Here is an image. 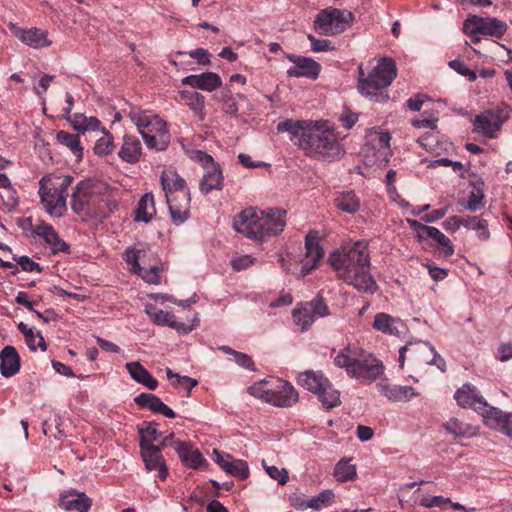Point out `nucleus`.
Here are the masks:
<instances>
[{
  "instance_id": "1",
  "label": "nucleus",
  "mask_w": 512,
  "mask_h": 512,
  "mask_svg": "<svg viewBox=\"0 0 512 512\" xmlns=\"http://www.w3.org/2000/svg\"><path fill=\"white\" fill-rule=\"evenodd\" d=\"M329 264L340 273L345 281L358 291L374 294L378 286L370 274L368 245L363 241L348 244L333 251L328 257Z\"/></svg>"
},
{
  "instance_id": "2",
  "label": "nucleus",
  "mask_w": 512,
  "mask_h": 512,
  "mask_svg": "<svg viewBox=\"0 0 512 512\" xmlns=\"http://www.w3.org/2000/svg\"><path fill=\"white\" fill-rule=\"evenodd\" d=\"M285 226L286 211L280 208H246L233 221V228L238 233L259 241L280 234Z\"/></svg>"
},
{
  "instance_id": "3",
  "label": "nucleus",
  "mask_w": 512,
  "mask_h": 512,
  "mask_svg": "<svg viewBox=\"0 0 512 512\" xmlns=\"http://www.w3.org/2000/svg\"><path fill=\"white\" fill-rule=\"evenodd\" d=\"M95 194V188L89 181L78 182L71 198L72 210L77 215L109 217L118 205L112 191L106 188V192L101 198Z\"/></svg>"
},
{
  "instance_id": "4",
  "label": "nucleus",
  "mask_w": 512,
  "mask_h": 512,
  "mask_svg": "<svg viewBox=\"0 0 512 512\" xmlns=\"http://www.w3.org/2000/svg\"><path fill=\"white\" fill-rule=\"evenodd\" d=\"M248 393L276 407H290L299 398L290 382L275 377L254 383L248 387Z\"/></svg>"
},
{
  "instance_id": "5",
  "label": "nucleus",
  "mask_w": 512,
  "mask_h": 512,
  "mask_svg": "<svg viewBox=\"0 0 512 512\" xmlns=\"http://www.w3.org/2000/svg\"><path fill=\"white\" fill-rule=\"evenodd\" d=\"M304 145L307 156L322 160H336L344 153L333 128L313 127Z\"/></svg>"
},
{
  "instance_id": "6",
  "label": "nucleus",
  "mask_w": 512,
  "mask_h": 512,
  "mask_svg": "<svg viewBox=\"0 0 512 512\" xmlns=\"http://www.w3.org/2000/svg\"><path fill=\"white\" fill-rule=\"evenodd\" d=\"M397 76L395 62L390 58H382L376 67L367 75L359 67L358 90L366 96H377L378 92L391 85Z\"/></svg>"
},
{
  "instance_id": "7",
  "label": "nucleus",
  "mask_w": 512,
  "mask_h": 512,
  "mask_svg": "<svg viewBox=\"0 0 512 512\" xmlns=\"http://www.w3.org/2000/svg\"><path fill=\"white\" fill-rule=\"evenodd\" d=\"M298 384L317 395L318 400L326 409H332L341 404L340 392L334 388L321 371L308 370L300 373Z\"/></svg>"
},
{
  "instance_id": "8",
  "label": "nucleus",
  "mask_w": 512,
  "mask_h": 512,
  "mask_svg": "<svg viewBox=\"0 0 512 512\" xmlns=\"http://www.w3.org/2000/svg\"><path fill=\"white\" fill-rule=\"evenodd\" d=\"M124 260L132 266L133 272L145 282L150 284L160 282L161 261L150 247L127 248L124 252Z\"/></svg>"
},
{
  "instance_id": "9",
  "label": "nucleus",
  "mask_w": 512,
  "mask_h": 512,
  "mask_svg": "<svg viewBox=\"0 0 512 512\" xmlns=\"http://www.w3.org/2000/svg\"><path fill=\"white\" fill-rule=\"evenodd\" d=\"M510 112L511 108L506 103L484 110L475 116L472 131L487 139H495L503 124L509 119Z\"/></svg>"
},
{
  "instance_id": "10",
  "label": "nucleus",
  "mask_w": 512,
  "mask_h": 512,
  "mask_svg": "<svg viewBox=\"0 0 512 512\" xmlns=\"http://www.w3.org/2000/svg\"><path fill=\"white\" fill-rule=\"evenodd\" d=\"M353 18L351 12L328 7L316 15L313 27L320 35L335 36L344 32L350 26Z\"/></svg>"
},
{
  "instance_id": "11",
  "label": "nucleus",
  "mask_w": 512,
  "mask_h": 512,
  "mask_svg": "<svg viewBox=\"0 0 512 512\" xmlns=\"http://www.w3.org/2000/svg\"><path fill=\"white\" fill-rule=\"evenodd\" d=\"M507 24L494 17L469 16L463 24V32L472 38L473 42H479V34L501 38L507 31Z\"/></svg>"
},
{
  "instance_id": "12",
  "label": "nucleus",
  "mask_w": 512,
  "mask_h": 512,
  "mask_svg": "<svg viewBox=\"0 0 512 512\" xmlns=\"http://www.w3.org/2000/svg\"><path fill=\"white\" fill-rule=\"evenodd\" d=\"M454 399L462 408H472L484 419L487 424V417L492 416V410L496 409L488 404L479 390L472 384L466 383L454 393Z\"/></svg>"
},
{
  "instance_id": "13",
  "label": "nucleus",
  "mask_w": 512,
  "mask_h": 512,
  "mask_svg": "<svg viewBox=\"0 0 512 512\" xmlns=\"http://www.w3.org/2000/svg\"><path fill=\"white\" fill-rule=\"evenodd\" d=\"M355 363V374L350 377L361 381H374L384 373V365L373 354L361 349Z\"/></svg>"
},
{
  "instance_id": "14",
  "label": "nucleus",
  "mask_w": 512,
  "mask_h": 512,
  "mask_svg": "<svg viewBox=\"0 0 512 512\" xmlns=\"http://www.w3.org/2000/svg\"><path fill=\"white\" fill-rule=\"evenodd\" d=\"M128 117L135 124L140 134L159 133L168 131L167 123L157 114L142 110L138 107H131Z\"/></svg>"
},
{
  "instance_id": "15",
  "label": "nucleus",
  "mask_w": 512,
  "mask_h": 512,
  "mask_svg": "<svg viewBox=\"0 0 512 512\" xmlns=\"http://www.w3.org/2000/svg\"><path fill=\"white\" fill-rule=\"evenodd\" d=\"M305 257L302 260L300 275L305 277L310 274L312 270L317 268L320 260L324 256L323 248L320 245L319 232L311 230L305 236Z\"/></svg>"
},
{
  "instance_id": "16",
  "label": "nucleus",
  "mask_w": 512,
  "mask_h": 512,
  "mask_svg": "<svg viewBox=\"0 0 512 512\" xmlns=\"http://www.w3.org/2000/svg\"><path fill=\"white\" fill-rule=\"evenodd\" d=\"M45 178L40 181L39 196L50 215L61 217L66 211V197L57 190L56 184L44 183Z\"/></svg>"
},
{
  "instance_id": "17",
  "label": "nucleus",
  "mask_w": 512,
  "mask_h": 512,
  "mask_svg": "<svg viewBox=\"0 0 512 512\" xmlns=\"http://www.w3.org/2000/svg\"><path fill=\"white\" fill-rule=\"evenodd\" d=\"M312 121L286 119L277 124V131L280 133L288 132L290 140L299 148L304 150L308 135L311 133Z\"/></svg>"
},
{
  "instance_id": "18",
  "label": "nucleus",
  "mask_w": 512,
  "mask_h": 512,
  "mask_svg": "<svg viewBox=\"0 0 512 512\" xmlns=\"http://www.w3.org/2000/svg\"><path fill=\"white\" fill-rule=\"evenodd\" d=\"M287 59L294 64L287 70L289 77H306L316 80L319 76L321 65L310 57L286 54Z\"/></svg>"
},
{
  "instance_id": "19",
  "label": "nucleus",
  "mask_w": 512,
  "mask_h": 512,
  "mask_svg": "<svg viewBox=\"0 0 512 512\" xmlns=\"http://www.w3.org/2000/svg\"><path fill=\"white\" fill-rule=\"evenodd\" d=\"M145 312L156 325L168 326L182 334H188L195 328L194 325L179 322L174 314L152 305L146 306Z\"/></svg>"
},
{
  "instance_id": "20",
  "label": "nucleus",
  "mask_w": 512,
  "mask_h": 512,
  "mask_svg": "<svg viewBox=\"0 0 512 512\" xmlns=\"http://www.w3.org/2000/svg\"><path fill=\"white\" fill-rule=\"evenodd\" d=\"M172 447L186 467L197 470L208 465L201 452L191 444L176 440L173 441Z\"/></svg>"
},
{
  "instance_id": "21",
  "label": "nucleus",
  "mask_w": 512,
  "mask_h": 512,
  "mask_svg": "<svg viewBox=\"0 0 512 512\" xmlns=\"http://www.w3.org/2000/svg\"><path fill=\"white\" fill-rule=\"evenodd\" d=\"M141 457L148 471L157 470L158 477L164 481L168 476V468L159 446L140 447Z\"/></svg>"
},
{
  "instance_id": "22",
  "label": "nucleus",
  "mask_w": 512,
  "mask_h": 512,
  "mask_svg": "<svg viewBox=\"0 0 512 512\" xmlns=\"http://www.w3.org/2000/svg\"><path fill=\"white\" fill-rule=\"evenodd\" d=\"M11 29L13 34L22 43L31 48L41 49L44 47H49L52 44V42L48 39L47 31H44L40 28L33 27L29 29H24L13 25Z\"/></svg>"
},
{
  "instance_id": "23",
  "label": "nucleus",
  "mask_w": 512,
  "mask_h": 512,
  "mask_svg": "<svg viewBox=\"0 0 512 512\" xmlns=\"http://www.w3.org/2000/svg\"><path fill=\"white\" fill-rule=\"evenodd\" d=\"M181 83L193 89L212 92L222 86V79L215 72H203L201 74H190L184 77Z\"/></svg>"
},
{
  "instance_id": "24",
  "label": "nucleus",
  "mask_w": 512,
  "mask_h": 512,
  "mask_svg": "<svg viewBox=\"0 0 512 512\" xmlns=\"http://www.w3.org/2000/svg\"><path fill=\"white\" fill-rule=\"evenodd\" d=\"M58 505L66 511L88 512L92 501L84 492L71 490L60 495Z\"/></svg>"
},
{
  "instance_id": "25",
  "label": "nucleus",
  "mask_w": 512,
  "mask_h": 512,
  "mask_svg": "<svg viewBox=\"0 0 512 512\" xmlns=\"http://www.w3.org/2000/svg\"><path fill=\"white\" fill-rule=\"evenodd\" d=\"M361 348L356 346H346L336 352L335 349L332 350V356L334 365L338 368H342L346 371L347 375L350 377L351 374H355L354 366L358 360V356Z\"/></svg>"
},
{
  "instance_id": "26",
  "label": "nucleus",
  "mask_w": 512,
  "mask_h": 512,
  "mask_svg": "<svg viewBox=\"0 0 512 512\" xmlns=\"http://www.w3.org/2000/svg\"><path fill=\"white\" fill-rule=\"evenodd\" d=\"M372 327L374 330L384 334L399 336L402 332V329L405 328V324L399 318L393 317L384 312H380L375 315Z\"/></svg>"
},
{
  "instance_id": "27",
  "label": "nucleus",
  "mask_w": 512,
  "mask_h": 512,
  "mask_svg": "<svg viewBox=\"0 0 512 512\" xmlns=\"http://www.w3.org/2000/svg\"><path fill=\"white\" fill-rule=\"evenodd\" d=\"M160 179L162 189L165 193L166 198L173 200L174 194H177L180 197L182 194H184L187 197H190V192L186 185V181L177 173L169 175L166 172H163L161 174Z\"/></svg>"
},
{
  "instance_id": "28",
  "label": "nucleus",
  "mask_w": 512,
  "mask_h": 512,
  "mask_svg": "<svg viewBox=\"0 0 512 512\" xmlns=\"http://www.w3.org/2000/svg\"><path fill=\"white\" fill-rule=\"evenodd\" d=\"M134 402L140 407L147 408L167 418H175L176 416L175 412L154 394L141 393L134 398Z\"/></svg>"
},
{
  "instance_id": "29",
  "label": "nucleus",
  "mask_w": 512,
  "mask_h": 512,
  "mask_svg": "<svg viewBox=\"0 0 512 512\" xmlns=\"http://www.w3.org/2000/svg\"><path fill=\"white\" fill-rule=\"evenodd\" d=\"M20 370V357L13 346H5L0 352V372L3 377L14 376Z\"/></svg>"
},
{
  "instance_id": "30",
  "label": "nucleus",
  "mask_w": 512,
  "mask_h": 512,
  "mask_svg": "<svg viewBox=\"0 0 512 512\" xmlns=\"http://www.w3.org/2000/svg\"><path fill=\"white\" fill-rule=\"evenodd\" d=\"M141 154L140 140L134 135H124L123 144L118 152L120 159L126 163L135 164L139 161Z\"/></svg>"
},
{
  "instance_id": "31",
  "label": "nucleus",
  "mask_w": 512,
  "mask_h": 512,
  "mask_svg": "<svg viewBox=\"0 0 512 512\" xmlns=\"http://www.w3.org/2000/svg\"><path fill=\"white\" fill-rule=\"evenodd\" d=\"M181 100L184 101L185 105L193 112L200 121H203L206 117L205 112V97L197 91L181 90L179 91Z\"/></svg>"
},
{
  "instance_id": "32",
  "label": "nucleus",
  "mask_w": 512,
  "mask_h": 512,
  "mask_svg": "<svg viewBox=\"0 0 512 512\" xmlns=\"http://www.w3.org/2000/svg\"><path fill=\"white\" fill-rule=\"evenodd\" d=\"M223 188V174L220 165H213L206 169L200 181V191L208 194L212 190H221Z\"/></svg>"
},
{
  "instance_id": "33",
  "label": "nucleus",
  "mask_w": 512,
  "mask_h": 512,
  "mask_svg": "<svg viewBox=\"0 0 512 512\" xmlns=\"http://www.w3.org/2000/svg\"><path fill=\"white\" fill-rule=\"evenodd\" d=\"M381 391L388 400L393 402H408L418 396L416 390L407 385L387 384L382 387Z\"/></svg>"
},
{
  "instance_id": "34",
  "label": "nucleus",
  "mask_w": 512,
  "mask_h": 512,
  "mask_svg": "<svg viewBox=\"0 0 512 512\" xmlns=\"http://www.w3.org/2000/svg\"><path fill=\"white\" fill-rule=\"evenodd\" d=\"M126 369L133 380L144 385L149 390H155L158 387V381L140 362H129L126 364Z\"/></svg>"
},
{
  "instance_id": "35",
  "label": "nucleus",
  "mask_w": 512,
  "mask_h": 512,
  "mask_svg": "<svg viewBox=\"0 0 512 512\" xmlns=\"http://www.w3.org/2000/svg\"><path fill=\"white\" fill-rule=\"evenodd\" d=\"M492 416L487 417V424L493 429H498L512 440V413H506L501 409H493Z\"/></svg>"
},
{
  "instance_id": "36",
  "label": "nucleus",
  "mask_w": 512,
  "mask_h": 512,
  "mask_svg": "<svg viewBox=\"0 0 512 512\" xmlns=\"http://www.w3.org/2000/svg\"><path fill=\"white\" fill-rule=\"evenodd\" d=\"M433 240L438 250L444 257H450L454 254V246L451 240L443 234L438 228L430 226L423 237L424 240Z\"/></svg>"
},
{
  "instance_id": "37",
  "label": "nucleus",
  "mask_w": 512,
  "mask_h": 512,
  "mask_svg": "<svg viewBox=\"0 0 512 512\" xmlns=\"http://www.w3.org/2000/svg\"><path fill=\"white\" fill-rule=\"evenodd\" d=\"M155 214L154 196L152 193H145L138 201L135 210V220L147 223L152 220Z\"/></svg>"
},
{
  "instance_id": "38",
  "label": "nucleus",
  "mask_w": 512,
  "mask_h": 512,
  "mask_svg": "<svg viewBox=\"0 0 512 512\" xmlns=\"http://www.w3.org/2000/svg\"><path fill=\"white\" fill-rule=\"evenodd\" d=\"M471 186L472 190L470 191L468 200L460 202V205L470 212H477L484 207L483 182H472Z\"/></svg>"
},
{
  "instance_id": "39",
  "label": "nucleus",
  "mask_w": 512,
  "mask_h": 512,
  "mask_svg": "<svg viewBox=\"0 0 512 512\" xmlns=\"http://www.w3.org/2000/svg\"><path fill=\"white\" fill-rule=\"evenodd\" d=\"M335 206L348 214H354L360 209V199L354 191L339 193L334 199Z\"/></svg>"
},
{
  "instance_id": "40",
  "label": "nucleus",
  "mask_w": 512,
  "mask_h": 512,
  "mask_svg": "<svg viewBox=\"0 0 512 512\" xmlns=\"http://www.w3.org/2000/svg\"><path fill=\"white\" fill-rule=\"evenodd\" d=\"M159 424L155 421L144 422L138 428L140 436L139 447L155 446L154 442L161 437L162 433L158 430Z\"/></svg>"
},
{
  "instance_id": "41",
  "label": "nucleus",
  "mask_w": 512,
  "mask_h": 512,
  "mask_svg": "<svg viewBox=\"0 0 512 512\" xmlns=\"http://www.w3.org/2000/svg\"><path fill=\"white\" fill-rule=\"evenodd\" d=\"M190 201V197L182 194L180 203L172 202V204H168L169 212L174 224L179 225L187 220L189 215Z\"/></svg>"
},
{
  "instance_id": "42",
  "label": "nucleus",
  "mask_w": 512,
  "mask_h": 512,
  "mask_svg": "<svg viewBox=\"0 0 512 512\" xmlns=\"http://www.w3.org/2000/svg\"><path fill=\"white\" fill-rule=\"evenodd\" d=\"M56 139L60 144L68 147L78 160L82 159L83 147L81 146L80 136L78 134H70L61 130L57 132Z\"/></svg>"
},
{
  "instance_id": "43",
  "label": "nucleus",
  "mask_w": 512,
  "mask_h": 512,
  "mask_svg": "<svg viewBox=\"0 0 512 512\" xmlns=\"http://www.w3.org/2000/svg\"><path fill=\"white\" fill-rule=\"evenodd\" d=\"M403 350H407L410 359L415 362L422 363L421 357L429 354V351L433 350V345L428 341H409L403 346Z\"/></svg>"
},
{
  "instance_id": "44",
  "label": "nucleus",
  "mask_w": 512,
  "mask_h": 512,
  "mask_svg": "<svg viewBox=\"0 0 512 512\" xmlns=\"http://www.w3.org/2000/svg\"><path fill=\"white\" fill-rule=\"evenodd\" d=\"M464 227L475 231L480 241H486L490 238L488 223L485 219L479 216L464 217Z\"/></svg>"
},
{
  "instance_id": "45",
  "label": "nucleus",
  "mask_w": 512,
  "mask_h": 512,
  "mask_svg": "<svg viewBox=\"0 0 512 512\" xmlns=\"http://www.w3.org/2000/svg\"><path fill=\"white\" fill-rule=\"evenodd\" d=\"M141 136L149 149H155L157 151L166 150L170 143L169 131L151 134L142 133Z\"/></svg>"
},
{
  "instance_id": "46",
  "label": "nucleus",
  "mask_w": 512,
  "mask_h": 512,
  "mask_svg": "<svg viewBox=\"0 0 512 512\" xmlns=\"http://www.w3.org/2000/svg\"><path fill=\"white\" fill-rule=\"evenodd\" d=\"M445 430L456 438L471 436L474 434L473 427L458 418H450L444 424Z\"/></svg>"
},
{
  "instance_id": "47",
  "label": "nucleus",
  "mask_w": 512,
  "mask_h": 512,
  "mask_svg": "<svg viewBox=\"0 0 512 512\" xmlns=\"http://www.w3.org/2000/svg\"><path fill=\"white\" fill-rule=\"evenodd\" d=\"M334 476L339 482L353 480L356 477V466L350 459H342L335 466Z\"/></svg>"
},
{
  "instance_id": "48",
  "label": "nucleus",
  "mask_w": 512,
  "mask_h": 512,
  "mask_svg": "<svg viewBox=\"0 0 512 512\" xmlns=\"http://www.w3.org/2000/svg\"><path fill=\"white\" fill-rule=\"evenodd\" d=\"M214 98L222 104V110L229 115H237L238 105L229 88H223L219 93L214 95Z\"/></svg>"
},
{
  "instance_id": "49",
  "label": "nucleus",
  "mask_w": 512,
  "mask_h": 512,
  "mask_svg": "<svg viewBox=\"0 0 512 512\" xmlns=\"http://www.w3.org/2000/svg\"><path fill=\"white\" fill-rule=\"evenodd\" d=\"M218 349L227 355L233 356L234 361L238 366L250 371L256 370L254 361L249 355L242 352H238L226 345L219 346Z\"/></svg>"
},
{
  "instance_id": "50",
  "label": "nucleus",
  "mask_w": 512,
  "mask_h": 512,
  "mask_svg": "<svg viewBox=\"0 0 512 512\" xmlns=\"http://www.w3.org/2000/svg\"><path fill=\"white\" fill-rule=\"evenodd\" d=\"M102 131L103 136L97 139L93 148L94 153L101 157L111 154L115 148L113 136L105 128Z\"/></svg>"
},
{
  "instance_id": "51",
  "label": "nucleus",
  "mask_w": 512,
  "mask_h": 512,
  "mask_svg": "<svg viewBox=\"0 0 512 512\" xmlns=\"http://www.w3.org/2000/svg\"><path fill=\"white\" fill-rule=\"evenodd\" d=\"M293 318L295 323L301 327L302 331L310 328L316 320L306 303L303 304L300 308L294 310Z\"/></svg>"
},
{
  "instance_id": "52",
  "label": "nucleus",
  "mask_w": 512,
  "mask_h": 512,
  "mask_svg": "<svg viewBox=\"0 0 512 512\" xmlns=\"http://www.w3.org/2000/svg\"><path fill=\"white\" fill-rule=\"evenodd\" d=\"M33 236L43 239L44 243L50 247L59 235L52 225L41 221L36 225V229L33 231Z\"/></svg>"
},
{
  "instance_id": "53",
  "label": "nucleus",
  "mask_w": 512,
  "mask_h": 512,
  "mask_svg": "<svg viewBox=\"0 0 512 512\" xmlns=\"http://www.w3.org/2000/svg\"><path fill=\"white\" fill-rule=\"evenodd\" d=\"M225 466L227 467V473L240 480H244L249 476L248 464L244 460L234 459Z\"/></svg>"
},
{
  "instance_id": "54",
  "label": "nucleus",
  "mask_w": 512,
  "mask_h": 512,
  "mask_svg": "<svg viewBox=\"0 0 512 512\" xmlns=\"http://www.w3.org/2000/svg\"><path fill=\"white\" fill-rule=\"evenodd\" d=\"M306 304L309 306V309L311 310L314 317L320 318L325 317L329 315V308L328 305L324 302L323 298L319 295H317L315 298H313L311 301L306 302Z\"/></svg>"
},
{
  "instance_id": "55",
  "label": "nucleus",
  "mask_w": 512,
  "mask_h": 512,
  "mask_svg": "<svg viewBox=\"0 0 512 512\" xmlns=\"http://www.w3.org/2000/svg\"><path fill=\"white\" fill-rule=\"evenodd\" d=\"M12 259L17 263L18 266H20L22 271L37 273H41L43 271V268L40 266V264L33 261L28 256H18L13 254Z\"/></svg>"
},
{
  "instance_id": "56",
  "label": "nucleus",
  "mask_w": 512,
  "mask_h": 512,
  "mask_svg": "<svg viewBox=\"0 0 512 512\" xmlns=\"http://www.w3.org/2000/svg\"><path fill=\"white\" fill-rule=\"evenodd\" d=\"M422 363H425L427 365L436 366L441 372L446 371V361L445 359L436 351L435 347L433 346V350L429 351V354H427L424 357H421Z\"/></svg>"
},
{
  "instance_id": "57",
  "label": "nucleus",
  "mask_w": 512,
  "mask_h": 512,
  "mask_svg": "<svg viewBox=\"0 0 512 512\" xmlns=\"http://www.w3.org/2000/svg\"><path fill=\"white\" fill-rule=\"evenodd\" d=\"M334 498V493L331 490H324L318 495L308 500V505L311 509L320 510L322 506L330 503Z\"/></svg>"
},
{
  "instance_id": "58",
  "label": "nucleus",
  "mask_w": 512,
  "mask_h": 512,
  "mask_svg": "<svg viewBox=\"0 0 512 512\" xmlns=\"http://www.w3.org/2000/svg\"><path fill=\"white\" fill-rule=\"evenodd\" d=\"M267 474L279 484L284 485L289 480L288 472L285 468H278L276 466H266Z\"/></svg>"
},
{
  "instance_id": "59",
  "label": "nucleus",
  "mask_w": 512,
  "mask_h": 512,
  "mask_svg": "<svg viewBox=\"0 0 512 512\" xmlns=\"http://www.w3.org/2000/svg\"><path fill=\"white\" fill-rule=\"evenodd\" d=\"M307 38L310 41L311 49L314 52H325L334 49V47L331 45V41L328 39H318L312 34H309Z\"/></svg>"
},
{
  "instance_id": "60",
  "label": "nucleus",
  "mask_w": 512,
  "mask_h": 512,
  "mask_svg": "<svg viewBox=\"0 0 512 512\" xmlns=\"http://www.w3.org/2000/svg\"><path fill=\"white\" fill-rule=\"evenodd\" d=\"M173 377H178V383L184 386V388L187 391V395H189L191 390L198 384V381L196 379H193L188 376H181L177 373L172 372L170 369H168L167 370V378L169 380H172Z\"/></svg>"
},
{
  "instance_id": "61",
  "label": "nucleus",
  "mask_w": 512,
  "mask_h": 512,
  "mask_svg": "<svg viewBox=\"0 0 512 512\" xmlns=\"http://www.w3.org/2000/svg\"><path fill=\"white\" fill-rule=\"evenodd\" d=\"M255 258L251 255H242L231 261V266L235 271H242L253 265Z\"/></svg>"
},
{
  "instance_id": "62",
  "label": "nucleus",
  "mask_w": 512,
  "mask_h": 512,
  "mask_svg": "<svg viewBox=\"0 0 512 512\" xmlns=\"http://www.w3.org/2000/svg\"><path fill=\"white\" fill-rule=\"evenodd\" d=\"M27 346L30 350L36 351L37 348H40L42 351H45L47 349L46 342L44 340V337L40 332H37L33 335V338H27L25 339Z\"/></svg>"
},
{
  "instance_id": "63",
  "label": "nucleus",
  "mask_w": 512,
  "mask_h": 512,
  "mask_svg": "<svg viewBox=\"0 0 512 512\" xmlns=\"http://www.w3.org/2000/svg\"><path fill=\"white\" fill-rule=\"evenodd\" d=\"M406 222H407L408 226L415 232L416 237L420 241H423V237H424L425 233H427V229H429L430 226L422 224L418 220L411 219V218H407Z\"/></svg>"
},
{
  "instance_id": "64",
  "label": "nucleus",
  "mask_w": 512,
  "mask_h": 512,
  "mask_svg": "<svg viewBox=\"0 0 512 512\" xmlns=\"http://www.w3.org/2000/svg\"><path fill=\"white\" fill-rule=\"evenodd\" d=\"M189 56L197 61L198 64L208 66L210 65L209 53L206 49L197 48L191 50Z\"/></svg>"
}]
</instances>
